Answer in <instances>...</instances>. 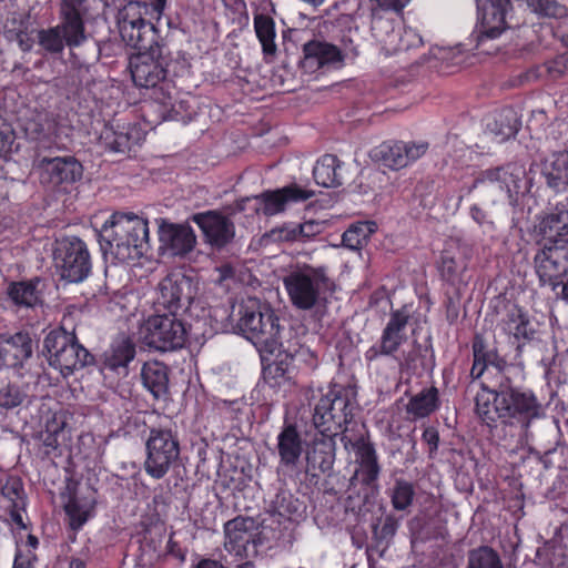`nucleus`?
Here are the masks:
<instances>
[{"label": "nucleus", "instance_id": "obj_1", "mask_svg": "<svg viewBox=\"0 0 568 568\" xmlns=\"http://www.w3.org/2000/svg\"><path fill=\"white\" fill-rule=\"evenodd\" d=\"M476 413L487 426H493L498 419L506 425L518 426V436L529 444L536 438L530 428L541 415V405L532 392L519 388L497 398L496 404H491L490 394L478 393Z\"/></svg>", "mask_w": 568, "mask_h": 568}, {"label": "nucleus", "instance_id": "obj_2", "mask_svg": "<svg viewBox=\"0 0 568 568\" xmlns=\"http://www.w3.org/2000/svg\"><path fill=\"white\" fill-rule=\"evenodd\" d=\"M105 257L126 263L139 260L149 247L148 221L134 213H113L98 232Z\"/></svg>", "mask_w": 568, "mask_h": 568}, {"label": "nucleus", "instance_id": "obj_3", "mask_svg": "<svg viewBox=\"0 0 568 568\" xmlns=\"http://www.w3.org/2000/svg\"><path fill=\"white\" fill-rule=\"evenodd\" d=\"M237 327L254 344L262 359L274 355L282 344V328L277 315L256 298H247L240 306Z\"/></svg>", "mask_w": 568, "mask_h": 568}, {"label": "nucleus", "instance_id": "obj_4", "mask_svg": "<svg viewBox=\"0 0 568 568\" xmlns=\"http://www.w3.org/2000/svg\"><path fill=\"white\" fill-rule=\"evenodd\" d=\"M87 0H60L59 23L38 31L39 45L50 54H60L64 48L83 44L88 37L83 17L88 9Z\"/></svg>", "mask_w": 568, "mask_h": 568}, {"label": "nucleus", "instance_id": "obj_5", "mask_svg": "<svg viewBox=\"0 0 568 568\" xmlns=\"http://www.w3.org/2000/svg\"><path fill=\"white\" fill-rule=\"evenodd\" d=\"M49 365L64 377L94 363V356L79 343L74 333L63 328L51 331L43 341Z\"/></svg>", "mask_w": 568, "mask_h": 568}, {"label": "nucleus", "instance_id": "obj_6", "mask_svg": "<svg viewBox=\"0 0 568 568\" xmlns=\"http://www.w3.org/2000/svg\"><path fill=\"white\" fill-rule=\"evenodd\" d=\"M150 11L146 1H129L118 11L119 33L132 49H150L159 41L154 24L146 20Z\"/></svg>", "mask_w": 568, "mask_h": 568}, {"label": "nucleus", "instance_id": "obj_7", "mask_svg": "<svg viewBox=\"0 0 568 568\" xmlns=\"http://www.w3.org/2000/svg\"><path fill=\"white\" fill-rule=\"evenodd\" d=\"M351 419L349 393L334 385L315 404L312 423L318 434L338 435Z\"/></svg>", "mask_w": 568, "mask_h": 568}, {"label": "nucleus", "instance_id": "obj_8", "mask_svg": "<svg viewBox=\"0 0 568 568\" xmlns=\"http://www.w3.org/2000/svg\"><path fill=\"white\" fill-rule=\"evenodd\" d=\"M145 450V473L153 479H162L179 460L180 443L171 429L151 428Z\"/></svg>", "mask_w": 568, "mask_h": 568}, {"label": "nucleus", "instance_id": "obj_9", "mask_svg": "<svg viewBox=\"0 0 568 568\" xmlns=\"http://www.w3.org/2000/svg\"><path fill=\"white\" fill-rule=\"evenodd\" d=\"M145 345L156 351L169 352L182 348L186 339V328L178 314H155L141 327Z\"/></svg>", "mask_w": 568, "mask_h": 568}, {"label": "nucleus", "instance_id": "obj_10", "mask_svg": "<svg viewBox=\"0 0 568 568\" xmlns=\"http://www.w3.org/2000/svg\"><path fill=\"white\" fill-rule=\"evenodd\" d=\"M328 277L325 267L304 266L284 278L292 304L300 310H311L320 302Z\"/></svg>", "mask_w": 568, "mask_h": 568}, {"label": "nucleus", "instance_id": "obj_11", "mask_svg": "<svg viewBox=\"0 0 568 568\" xmlns=\"http://www.w3.org/2000/svg\"><path fill=\"white\" fill-rule=\"evenodd\" d=\"M534 267L541 285L555 291L568 275V240L549 237L535 254Z\"/></svg>", "mask_w": 568, "mask_h": 568}, {"label": "nucleus", "instance_id": "obj_12", "mask_svg": "<svg viewBox=\"0 0 568 568\" xmlns=\"http://www.w3.org/2000/svg\"><path fill=\"white\" fill-rule=\"evenodd\" d=\"M54 260L61 278L70 283L82 282L91 271L87 244L75 236L63 239L58 243Z\"/></svg>", "mask_w": 568, "mask_h": 568}, {"label": "nucleus", "instance_id": "obj_13", "mask_svg": "<svg viewBox=\"0 0 568 568\" xmlns=\"http://www.w3.org/2000/svg\"><path fill=\"white\" fill-rule=\"evenodd\" d=\"M258 527L252 517L237 516L224 525V548L237 559H251L257 555Z\"/></svg>", "mask_w": 568, "mask_h": 568}, {"label": "nucleus", "instance_id": "obj_14", "mask_svg": "<svg viewBox=\"0 0 568 568\" xmlns=\"http://www.w3.org/2000/svg\"><path fill=\"white\" fill-rule=\"evenodd\" d=\"M138 54L131 59L132 80L141 88H154L166 77L168 60L163 55L159 41L150 49H136Z\"/></svg>", "mask_w": 568, "mask_h": 568}, {"label": "nucleus", "instance_id": "obj_15", "mask_svg": "<svg viewBox=\"0 0 568 568\" xmlns=\"http://www.w3.org/2000/svg\"><path fill=\"white\" fill-rule=\"evenodd\" d=\"M39 181L51 189L70 185L81 179L83 168L73 156H42L36 163Z\"/></svg>", "mask_w": 568, "mask_h": 568}, {"label": "nucleus", "instance_id": "obj_16", "mask_svg": "<svg viewBox=\"0 0 568 568\" xmlns=\"http://www.w3.org/2000/svg\"><path fill=\"white\" fill-rule=\"evenodd\" d=\"M193 298L191 281L183 274H169L158 285L155 298L156 311H168L169 314H178L180 310H186Z\"/></svg>", "mask_w": 568, "mask_h": 568}, {"label": "nucleus", "instance_id": "obj_17", "mask_svg": "<svg viewBox=\"0 0 568 568\" xmlns=\"http://www.w3.org/2000/svg\"><path fill=\"white\" fill-rule=\"evenodd\" d=\"M409 314L405 307L393 311L386 323L378 346H372L366 353L365 358L368 362L377 359L379 356H394L400 346L407 341L406 327L409 322Z\"/></svg>", "mask_w": 568, "mask_h": 568}, {"label": "nucleus", "instance_id": "obj_18", "mask_svg": "<svg viewBox=\"0 0 568 568\" xmlns=\"http://www.w3.org/2000/svg\"><path fill=\"white\" fill-rule=\"evenodd\" d=\"M484 172L488 176V180L483 183L484 191L498 193L497 201L499 197H506L509 204H515L516 195L526 175L524 166L509 163Z\"/></svg>", "mask_w": 568, "mask_h": 568}, {"label": "nucleus", "instance_id": "obj_19", "mask_svg": "<svg viewBox=\"0 0 568 568\" xmlns=\"http://www.w3.org/2000/svg\"><path fill=\"white\" fill-rule=\"evenodd\" d=\"M478 10V43L498 38L506 29L510 0H476Z\"/></svg>", "mask_w": 568, "mask_h": 568}, {"label": "nucleus", "instance_id": "obj_20", "mask_svg": "<svg viewBox=\"0 0 568 568\" xmlns=\"http://www.w3.org/2000/svg\"><path fill=\"white\" fill-rule=\"evenodd\" d=\"M97 503V490L88 483L78 484L70 491L64 505L69 525L73 530L80 529L92 516Z\"/></svg>", "mask_w": 568, "mask_h": 568}, {"label": "nucleus", "instance_id": "obj_21", "mask_svg": "<svg viewBox=\"0 0 568 568\" xmlns=\"http://www.w3.org/2000/svg\"><path fill=\"white\" fill-rule=\"evenodd\" d=\"M192 221L202 230L206 241L216 247H223L232 241L235 235L234 223L216 211L197 213Z\"/></svg>", "mask_w": 568, "mask_h": 568}, {"label": "nucleus", "instance_id": "obj_22", "mask_svg": "<svg viewBox=\"0 0 568 568\" xmlns=\"http://www.w3.org/2000/svg\"><path fill=\"white\" fill-rule=\"evenodd\" d=\"M314 192L303 190L296 184L285 186L275 191H265L254 196L260 202L256 212H262L266 216H272L283 212L290 202L306 201L314 196Z\"/></svg>", "mask_w": 568, "mask_h": 568}, {"label": "nucleus", "instance_id": "obj_23", "mask_svg": "<svg viewBox=\"0 0 568 568\" xmlns=\"http://www.w3.org/2000/svg\"><path fill=\"white\" fill-rule=\"evenodd\" d=\"M159 239L162 247L172 255H185L190 253L196 243V236L187 224H175L161 221L159 225Z\"/></svg>", "mask_w": 568, "mask_h": 568}, {"label": "nucleus", "instance_id": "obj_24", "mask_svg": "<svg viewBox=\"0 0 568 568\" xmlns=\"http://www.w3.org/2000/svg\"><path fill=\"white\" fill-rule=\"evenodd\" d=\"M32 338L28 333L0 335V362L8 367H20L32 355Z\"/></svg>", "mask_w": 568, "mask_h": 568}, {"label": "nucleus", "instance_id": "obj_25", "mask_svg": "<svg viewBox=\"0 0 568 568\" xmlns=\"http://www.w3.org/2000/svg\"><path fill=\"white\" fill-rule=\"evenodd\" d=\"M517 373L516 367L508 365L503 359H497L489 367V376L483 384L480 393L491 395V404L497 403V398L505 397L507 394L516 389L514 386V375Z\"/></svg>", "mask_w": 568, "mask_h": 568}, {"label": "nucleus", "instance_id": "obj_26", "mask_svg": "<svg viewBox=\"0 0 568 568\" xmlns=\"http://www.w3.org/2000/svg\"><path fill=\"white\" fill-rule=\"evenodd\" d=\"M135 356V344L126 335L116 337L101 356V368L126 375L128 365Z\"/></svg>", "mask_w": 568, "mask_h": 568}, {"label": "nucleus", "instance_id": "obj_27", "mask_svg": "<svg viewBox=\"0 0 568 568\" xmlns=\"http://www.w3.org/2000/svg\"><path fill=\"white\" fill-rule=\"evenodd\" d=\"M43 283L39 277L30 281L12 282L7 294L12 303L19 307L34 308L43 303Z\"/></svg>", "mask_w": 568, "mask_h": 568}, {"label": "nucleus", "instance_id": "obj_28", "mask_svg": "<svg viewBox=\"0 0 568 568\" xmlns=\"http://www.w3.org/2000/svg\"><path fill=\"white\" fill-rule=\"evenodd\" d=\"M541 174L549 187L557 191L568 190V151H557L547 156Z\"/></svg>", "mask_w": 568, "mask_h": 568}, {"label": "nucleus", "instance_id": "obj_29", "mask_svg": "<svg viewBox=\"0 0 568 568\" xmlns=\"http://www.w3.org/2000/svg\"><path fill=\"white\" fill-rule=\"evenodd\" d=\"M313 440L312 449L307 454V463L326 473L332 469L335 462L336 434H318Z\"/></svg>", "mask_w": 568, "mask_h": 568}, {"label": "nucleus", "instance_id": "obj_30", "mask_svg": "<svg viewBox=\"0 0 568 568\" xmlns=\"http://www.w3.org/2000/svg\"><path fill=\"white\" fill-rule=\"evenodd\" d=\"M277 450L281 463L287 467L297 464L302 452V438L294 425L285 426L277 436Z\"/></svg>", "mask_w": 568, "mask_h": 568}, {"label": "nucleus", "instance_id": "obj_31", "mask_svg": "<svg viewBox=\"0 0 568 568\" xmlns=\"http://www.w3.org/2000/svg\"><path fill=\"white\" fill-rule=\"evenodd\" d=\"M138 130L131 126L105 125L101 131L100 140L109 150L124 153L138 143Z\"/></svg>", "mask_w": 568, "mask_h": 568}, {"label": "nucleus", "instance_id": "obj_32", "mask_svg": "<svg viewBox=\"0 0 568 568\" xmlns=\"http://www.w3.org/2000/svg\"><path fill=\"white\" fill-rule=\"evenodd\" d=\"M400 26L395 24L393 19L374 14L372 19V33L383 50L388 53H396V45L399 41Z\"/></svg>", "mask_w": 568, "mask_h": 568}, {"label": "nucleus", "instance_id": "obj_33", "mask_svg": "<svg viewBox=\"0 0 568 568\" xmlns=\"http://www.w3.org/2000/svg\"><path fill=\"white\" fill-rule=\"evenodd\" d=\"M520 121L513 109L501 110L491 122L487 124V134L497 143L514 138L518 132Z\"/></svg>", "mask_w": 568, "mask_h": 568}, {"label": "nucleus", "instance_id": "obj_34", "mask_svg": "<svg viewBox=\"0 0 568 568\" xmlns=\"http://www.w3.org/2000/svg\"><path fill=\"white\" fill-rule=\"evenodd\" d=\"M141 378L143 385L153 394L155 398H160L168 392L169 376L168 367L160 362H148L141 369Z\"/></svg>", "mask_w": 568, "mask_h": 568}, {"label": "nucleus", "instance_id": "obj_35", "mask_svg": "<svg viewBox=\"0 0 568 568\" xmlns=\"http://www.w3.org/2000/svg\"><path fill=\"white\" fill-rule=\"evenodd\" d=\"M341 164L336 155H323L313 169L315 182L324 187H337L342 185L343 182L339 173Z\"/></svg>", "mask_w": 568, "mask_h": 568}, {"label": "nucleus", "instance_id": "obj_36", "mask_svg": "<svg viewBox=\"0 0 568 568\" xmlns=\"http://www.w3.org/2000/svg\"><path fill=\"white\" fill-rule=\"evenodd\" d=\"M253 22L254 31L262 45L263 53L265 55H275L277 52V45L275 43L276 31L273 18L265 13L255 11Z\"/></svg>", "mask_w": 568, "mask_h": 568}, {"label": "nucleus", "instance_id": "obj_37", "mask_svg": "<svg viewBox=\"0 0 568 568\" xmlns=\"http://www.w3.org/2000/svg\"><path fill=\"white\" fill-rule=\"evenodd\" d=\"M276 358L263 369L265 383L271 387H281L291 382V362L282 348H278Z\"/></svg>", "mask_w": 568, "mask_h": 568}, {"label": "nucleus", "instance_id": "obj_38", "mask_svg": "<svg viewBox=\"0 0 568 568\" xmlns=\"http://www.w3.org/2000/svg\"><path fill=\"white\" fill-rule=\"evenodd\" d=\"M303 52L307 62L313 61L318 67L341 60V53L335 45L320 41H310L305 43Z\"/></svg>", "mask_w": 568, "mask_h": 568}, {"label": "nucleus", "instance_id": "obj_39", "mask_svg": "<svg viewBox=\"0 0 568 568\" xmlns=\"http://www.w3.org/2000/svg\"><path fill=\"white\" fill-rule=\"evenodd\" d=\"M356 454L359 458L364 474V481L366 484H372L378 478L381 471L375 448L371 443H366L363 438L356 443Z\"/></svg>", "mask_w": 568, "mask_h": 568}, {"label": "nucleus", "instance_id": "obj_40", "mask_svg": "<svg viewBox=\"0 0 568 568\" xmlns=\"http://www.w3.org/2000/svg\"><path fill=\"white\" fill-rule=\"evenodd\" d=\"M438 390L435 387L423 389L413 396L407 404V413L415 418L428 416L437 408Z\"/></svg>", "mask_w": 568, "mask_h": 568}, {"label": "nucleus", "instance_id": "obj_41", "mask_svg": "<svg viewBox=\"0 0 568 568\" xmlns=\"http://www.w3.org/2000/svg\"><path fill=\"white\" fill-rule=\"evenodd\" d=\"M473 354L474 363L470 369V376L474 379H477L485 375L487 379L489 376V367H491V365L495 364L496 361L493 359L495 355L486 351L484 339L479 336H476V338L473 342Z\"/></svg>", "mask_w": 568, "mask_h": 568}, {"label": "nucleus", "instance_id": "obj_42", "mask_svg": "<svg viewBox=\"0 0 568 568\" xmlns=\"http://www.w3.org/2000/svg\"><path fill=\"white\" fill-rule=\"evenodd\" d=\"M467 568H504L499 554L489 546L468 551Z\"/></svg>", "mask_w": 568, "mask_h": 568}, {"label": "nucleus", "instance_id": "obj_43", "mask_svg": "<svg viewBox=\"0 0 568 568\" xmlns=\"http://www.w3.org/2000/svg\"><path fill=\"white\" fill-rule=\"evenodd\" d=\"M504 329L514 335L516 339H530L534 334L527 316L516 307L508 312Z\"/></svg>", "mask_w": 568, "mask_h": 568}, {"label": "nucleus", "instance_id": "obj_44", "mask_svg": "<svg viewBox=\"0 0 568 568\" xmlns=\"http://www.w3.org/2000/svg\"><path fill=\"white\" fill-rule=\"evenodd\" d=\"M29 403L30 396L23 386L9 383L0 388V409L10 410Z\"/></svg>", "mask_w": 568, "mask_h": 568}, {"label": "nucleus", "instance_id": "obj_45", "mask_svg": "<svg viewBox=\"0 0 568 568\" xmlns=\"http://www.w3.org/2000/svg\"><path fill=\"white\" fill-rule=\"evenodd\" d=\"M280 348H282L283 353L286 354L291 364H293V362H298L305 364L311 369L315 368L317 365V358L314 352L308 347L301 345L297 341H282Z\"/></svg>", "mask_w": 568, "mask_h": 568}, {"label": "nucleus", "instance_id": "obj_46", "mask_svg": "<svg viewBox=\"0 0 568 568\" xmlns=\"http://www.w3.org/2000/svg\"><path fill=\"white\" fill-rule=\"evenodd\" d=\"M374 156L387 168L398 170L405 168L402 142L383 143L374 153Z\"/></svg>", "mask_w": 568, "mask_h": 568}, {"label": "nucleus", "instance_id": "obj_47", "mask_svg": "<svg viewBox=\"0 0 568 568\" xmlns=\"http://www.w3.org/2000/svg\"><path fill=\"white\" fill-rule=\"evenodd\" d=\"M568 227V199L556 204L552 213L541 222V230L546 233L547 229L556 231L557 239L560 237V233H564Z\"/></svg>", "mask_w": 568, "mask_h": 568}, {"label": "nucleus", "instance_id": "obj_48", "mask_svg": "<svg viewBox=\"0 0 568 568\" xmlns=\"http://www.w3.org/2000/svg\"><path fill=\"white\" fill-rule=\"evenodd\" d=\"M373 230L366 223H359L349 226L342 236V243L345 247L353 251L361 250L366 245Z\"/></svg>", "mask_w": 568, "mask_h": 568}, {"label": "nucleus", "instance_id": "obj_49", "mask_svg": "<svg viewBox=\"0 0 568 568\" xmlns=\"http://www.w3.org/2000/svg\"><path fill=\"white\" fill-rule=\"evenodd\" d=\"M488 180L486 173L483 171L480 175L474 181L471 186L468 187V193L475 192L476 199L486 209H497L500 205H504L508 200L506 197H499L497 201V194L493 192H485L483 189V183Z\"/></svg>", "mask_w": 568, "mask_h": 568}, {"label": "nucleus", "instance_id": "obj_50", "mask_svg": "<svg viewBox=\"0 0 568 568\" xmlns=\"http://www.w3.org/2000/svg\"><path fill=\"white\" fill-rule=\"evenodd\" d=\"M415 489L412 483L404 479L395 481L392 491V505L396 510L407 509L414 500Z\"/></svg>", "mask_w": 568, "mask_h": 568}, {"label": "nucleus", "instance_id": "obj_51", "mask_svg": "<svg viewBox=\"0 0 568 568\" xmlns=\"http://www.w3.org/2000/svg\"><path fill=\"white\" fill-rule=\"evenodd\" d=\"M423 44L420 34L412 28H400L399 41L396 45V52L408 51Z\"/></svg>", "mask_w": 568, "mask_h": 568}, {"label": "nucleus", "instance_id": "obj_52", "mask_svg": "<svg viewBox=\"0 0 568 568\" xmlns=\"http://www.w3.org/2000/svg\"><path fill=\"white\" fill-rule=\"evenodd\" d=\"M405 165L420 159L428 151L429 144L425 141L402 142Z\"/></svg>", "mask_w": 568, "mask_h": 568}, {"label": "nucleus", "instance_id": "obj_53", "mask_svg": "<svg viewBox=\"0 0 568 568\" xmlns=\"http://www.w3.org/2000/svg\"><path fill=\"white\" fill-rule=\"evenodd\" d=\"M546 72L549 77L556 79L568 72V53L557 55L556 58L545 62Z\"/></svg>", "mask_w": 568, "mask_h": 568}, {"label": "nucleus", "instance_id": "obj_54", "mask_svg": "<svg viewBox=\"0 0 568 568\" xmlns=\"http://www.w3.org/2000/svg\"><path fill=\"white\" fill-rule=\"evenodd\" d=\"M270 237H272L274 241L283 242L301 241L298 234V225L290 224L280 229L272 230L270 232Z\"/></svg>", "mask_w": 568, "mask_h": 568}, {"label": "nucleus", "instance_id": "obj_55", "mask_svg": "<svg viewBox=\"0 0 568 568\" xmlns=\"http://www.w3.org/2000/svg\"><path fill=\"white\" fill-rule=\"evenodd\" d=\"M440 270L444 276L452 280L463 270V266L452 255L444 253L440 258Z\"/></svg>", "mask_w": 568, "mask_h": 568}, {"label": "nucleus", "instance_id": "obj_56", "mask_svg": "<svg viewBox=\"0 0 568 568\" xmlns=\"http://www.w3.org/2000/svg\"><path fill=\"white\" fill-rule=\"evenodd\" d=\"M298 225V234L301 241H307L323 232L324 224L317 221H307Z\"/></svg>", "mask_w": 568, "mask_h": 568}, {"label": "nucleus", "instance_id": "obj_57", "mask_svg": "<svg viewBox=\"0 0 568 568\" xmlns=\"http://www.w3.org/2000/svg\"><path fill=\"white\" fill-rule=\"evenodd\" d=\"M62 425H47L45 432L42 434V442L43 445L50 449H55L59 445L58 443V435L62 430Z\"/></svg>", "mask_w": 568, "mask_h": 568}, {"label": "nucleus", "instance_id": "obj_58", "mask_svg": "<svg viewBox=\"0 0 568 568\" xmlns=\"http://www.w3.org/2000/svg\"><path fill=\"white\" fill-rule=\"evenodd\" d=\"M478 204H474L470 209V215L474 221L478 224H493L491 217L495 209H491V212H485L483 207Z\"/></svg>", "mask_w": 568, "mask_h": 568}, {"label": "nucleus", "instance_id": "obj_59", "mask_svg": "<svg viewBox=\"0 0 568 568\" xmlns=\"http://www.w3.org/2000/svg\"><path fill=\"white\" fill-rule=\"evenodd\" d=\"M423 440L429 446L430 453L437 450L439 443L438 432L434 427H428L423 433Z\"/></svg>", "mask_w": 568, "mask_h": 568}, {"label": "nucleus", "instance_id": "obj_60", "mask_svg": "<svg viewBox=\"0 0 568 568\" xmlns=\"http://www.w3.org/2000/svg\"><path fill=\"white\" fill-rule=\"evenodd\" d=\"M12 142L11 132L9 130H0V158L6 156L10 152Z\"/></svg>", "mask_w": 568, "mask_h": 568}, {"label": "nucleus", "instance_id": "obj_61", "mask_svg": "<svg viewBox=\"0 0 568 568\" xmlns=\"http://www.w3.org/2000/svg\"><path fill=\"white\" fill-rule=\"evenodd\" d=\"M417 357V351L412 349L408 353H403L400 357H398V365L402 369L410 368L412 364L415 362Z\"/></svg>", "mask_w": 568, "mask_h": 568}, {"label": "nucleus", "instance_id": "obj_62", "mask_svg": "<svg viewBox=\"0 0 568 568\" xmlns=\"http://www.w3.org/2000/svg\"><path fill=\"white\" fill-rule=\"evenodd\" d=\"M150 9L161 17L166 7V0H150Z\"/></svg>", "mask_w": 568, "mask_h": 568}, {"label": "nucleus", "instance_id": "obj_63", "mask_svg": "<svg viewBox=\"0 0 568 568\" xmlns=\"http://www.w3.org/2000/svg\"><path fill=\"white\" fill-rule=\"evenodd\" d=\"M13 568H33L32 560L21 555L16 556Z\"/></svg>", "mask_w": 568, "mask_h": 568}, {"label": "nucleus", "instance_id": "obj_64", "mask_svg": "<svg viewBox=\"0 0 568 568\" xmlns=\"http://www.w3.org/2000/svg\"><path fill=\"white\" fill-rule=\"evenodd\" d=\"M194 568H224L222 564L213 559H202Z\"/></svg>", "mask_w": 568, "mask_h": 568}]
</instances>
